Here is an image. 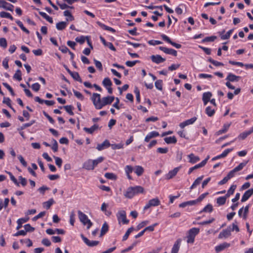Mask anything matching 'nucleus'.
<instances>
[{"label": "nucleus", "mask_w": 253, "mask_h": 253, "mask_svg": "<svg viewBox=\"0 0 253 253\" xmlns=\"http://www.w3.org/2000/svg\"><path fill=\"white\" fill-rule=\"evenodd\" d=\"M56 3L59 6L60 8L61 9H67V8H74L73 6H69V5H68L67 4H66L65 3H60L58 1L56 2Z\"/></svg>", "instance_id": "6e6d98bb"}, {"label": "nucleus", "mask_w": 253, "mask_h": 253, "mask_svg": "<svg viewBox=\"0 0 253 253\" xmlns=\"http://www.w3.org/2000/svg\"><path fill=\"white\" fill-rule=\"evenodd\" d=\"M16 23L20 27V28L23 32H25L27 34H29L30 33L29 31L24 26L21 21H20V20H17L16 21Z\"/></svg>", "instance_id": "49530a36"}, {"label": "nucleus", "mask_w": 253, "mask_h": 253, "mask_svg": "<svg viewBox=\"0 0 253 253\" xmlns=\"http://www.w3.org/2000/svg\"><path fill=\"white\" fill-rule=\"evenodd\" d=\"M134 230V228L133 227H131L129 228L126 232L125 234L123 237V241H125L126 240L129 235V234Z\"/></svg>", "instance_id": "37998d69"}, {"label": "nucleus", "mask_w": 253, "mask_h": 253, "mask_svg": "<svg viewBox=\"0 0 253 253\" xmlns=\"http://www.w3.org/2000/svg\"><path fill=\"white\" fill-rule=\"evenodd\" d=\"M164 140L167 144H175L177 142L176 138L174 136L165 137Z\"/></svg>", "instance_id": "c756f323"}, {"label": "nucleus", "mask_w": 253, "mask_h": 253, "mask_svg": "<svg viewBox=\"0 0 253 253\" xmlns=\"http://www.w3.org/2000/svg\"><path fill=\"white\" fill-rule=\"evenodd\" d=\"M253 132V126L250 128V130L241 133L238 136V138L240 139L244 140L246 139L248 137V136L252 134Z\"/></svg>", "instance_id": "a211bd4d"}, {"label": "nucleus", "mask_w": 253, "mask_h": 253, "mask_svg": "<svg viewBox=\"0 0 253 253\" xmlns=\"http://www.w3.org/2000/svg\"><path fill=\"white\" fill-rule=\"evenodd\" d=\"M231 123L224 124L222 128L216 132V134L219 135L227 132L230 126H231Z\"/></svg>", "instance_id": "393cba45"}, {"label": "nucleus", "mask_w": 253, "mask_h": 253, "mask_svg": "<svg viewBox=\"0 0 253 253\" xmlns=\"http://www.w3.org/2000/svg\"><path fill=\"white\" fill-rule=\"evenodd\" d=\"M71 77L76 81L79 82L80 83H82V80L81 78L79 73L76 72H71L69 74Z\"/></svg>", "instance_id": "f704fd0d"}, {"label": "nucleus", "mask_w": 253, "mask_h": 253, "mask_svg": "<svg viewBox=\"0 0 253 253\" xmlns=\"http://www.w3.org/2000/svg\"><path fill=\"white\" fill-rule=\"evenodd\" d=\"M104 160V157H100L96 160H92V163H93L94 167L95 168V167H96L98 164L103 162V161Z\"/></svg>", "instance_id": "864d4df0"}, {"label": "nucleus", "mask_w": 253, "mask_h": 253, "mask_svg": "<svg viewBox=\"0 0 253 253\" xmlns=\"http://www.w3.org/2000/svg\"><path fill=\"white\" fill-rule=\"evenodd\" d=\"M231 235V232L228 228L223 230L218 235V239H226L229 237Z\"/></svg>", "instance_id": "4468645a"}, {"label": "nucleus", "mask_w": 253, "mask_h": 253, "mask_svg": "<svg viewBox=\"0 0 253 253\" xmlns=\"http://www.w3.org/2000/svg\"><path fill=\"white\" fill-rule=\"evenodd\" d=\"M124 196L128 199H131L135 196L132 187H129L127 189L126 192L124 194Z\"/></svg>", "instance_id": "b1692460"}, {"label": "nucleus", "mask_w": 253, "mask_h": 253, "mask_svg": "<svg viewBox=\"0 0 253 253\" xmlns=\"http://www.w3.org/2000/svg\"><path fill=\"white\" fill-rule=\"evenodd\" d=\"M59 108L61 109L62 108H64L66 112L71 116L74 115V112L72 111V109L73 108V106L71 105H66L64 106H60Z\"/></svg>", "instance_id": "72a5a7b5"}, {"label": "nucleus", "mask_w": 253, "mask_h": 253, "mask_svg": "<svg viewBox=\"0 0 253 253\" xmlns=\"http://www.w3.org/2000/svg\"><path fill=\"white\" fill-rule=\"evenodd\" d=\"M134 195H137L140 193H143L144 192V189L141 186H136L134 187H132Z\"/></svg>", "instance_id": "2f4dec72"}, {"label": "nucleus", "mask_w": 253, "mask_h": 253, "mask_svg": "<svg viewBox=\"0 0 253 253\" xmlns=\"http://www.w3.org/2000/svg\"><path fill=\"white\" fill-rule=\"evenodd\" d=\"M110 146V143L108 140H105L101 144H98L97 146L96 149L99 151H101Z\"/></svg>", "instance_id": "412c9836"}, {"label": "nucleus", "mask_w": 253, "mask_h": 253, "mask_svg": "<svg viewBox=\"0 0 253 253\" xmlns=\"http://www.w3.org/2000/svg\"><path fill=\"white\" fill-rule=\"evenodd\" d=\"M54 203V200L51 198L48 201L45 202L43 203V206L44 207H45L46 209H49L51 205Z\"/></svg>", "instance_id": "ea45409f"}, {"label": "nucleus", "mask_w": 253, "mask_h": 253, "mask_svg": "<svg viewBox=\"0 0 253 253\" xmlns=\"http://www.w3.org/2000/svg\"><path fill=\"white\" fill-rule=\"evenodd\" d=\"M75 221V214L74 212L73 211L71 212L70 215V223L72 225H74V222Z\"/></svg>", "instance_id": "0e129e2a"}, {"label": "nucleus", "mask_w": 253, "mask_h": 253, "mask_svg": "<svg viewBox=\"0 0 253 253\" xmlns=\"http://www.w3.org/2000/svg\"><path fill=\"white\" fill-rule=\"evenodd\" d=\"M197 117H194L190 119L187 120L179 124V126L181 128H183L187 126L193 124L197 120Z\"/></svg>", "instance_id": "9b49d317"}, {"label": "nucleus", "mask_w": 253, "mask_h": 253, "mask_svg": "<svg viewBox=\"0 0 253 253\" xmlns=\"http://www.w3.org/2000/svg\"><path fill=\"white\" fill-rule=\"evenodd\" d=\"M200 229L198 228H192L188 231V234L187 236L188 243L193 244L194 242L195 236L199 234Z\"/></svg>", "instance_id": "7ed1b4c3"}, {"label": "nucleus", "mask_w": 253, "mask_h": 253, "mask_svg": "<svg viewBox=\"0 0 253 253\" xmlns=\"http://www.w3.org/2000/svg\"><path fill=\"white\" fill-rule=\"evenodd\" d=\"M237 222L235 221V222L232 223V225L228 227V228L230 232L233 231L234 230H235L236 232H239L240 231L239 228L237 226Z\"/></svg>", "instance_id": "79ce46f5"}, {"label": "nucleus", "mask_w": 253, "mask_h": 253, "mask_svg": "<svg viewBox=\"0 0 253 253\" xmlns=\"http://www.w3.org/2000/svg\"><path fill=\"white\" fill-rule=\"evenodd\" d=\"M161 37L164 41L170 44L171 45H172V46H173L174 47L177 49L180 48L182 46L180 44L173 42L169 37H168L167 35L165 34H162L161 35Z\"/></svg>", "instance_id": "39448f33"}, {"label": "nucleus", "mask_w": 253, "mask_h": 253, "mask_svg": "<svg viewBox=\"0 0 253 253\" xmlns=\"http://www.w3.org/2000/svg\"><path fill=\"white\" fill-rule=\"evenodd\" d=\"M180 167L175 168L173 169L170 170L168 174L166 175V179L169 180L174 177L180 169Z\"/></svg>", "instance_id": "9d476101"}, {"label": "nucleus", "mask_w": 253, "mask_h": 253, "mask_svg": "<svg viewBox=\"0 0 253 253\" xmlns=\"http://www.w3.org/2000/svg\"><path fill=\"white\" fill-rule=\"evenodd\" d=\"M139 60H135V61H127L126 62V65L130 67H132L134 66L137 63H139Z\"/></svg>", "instance_id": "69168bd1"}, {"label": "nucleus", "mask_w": 253, "mask_h": 253, "mask_svg": "<svg viewBox=\"0 0 253 253\" xmlns=\"http://www.w3.org/2000/svg\"><path fill=\"white\" fill-rule=\"evenodd\" d=\"M73 92L76 97H77L78 99L83 100L84 99V97L83 94L76 90L73 89Z\"/></svg>", "instance_id": "052dcab7"}, {"label": "nucleus", "mask_w": 253, "mask_h": 253, "mask_svg": "<svg viewBox=\"0 0 253 253\" xmlns=\"http://www.w3.org/2000/svg\"><path fill=\"white\" fill-rule=\"evenodd\" d=\"M230 246L229 243L226 242L223 243L215 247V250L216 253L220 252L224 250L225 249L227 248Z\"/></svg>", "instance_id": "2eb2a0df"}, {"label": "nucleus", "mask_w": 253, "mask_h": 253, "mask_svg": "<svg viewBox=\"0 0 253 253\" xmlns=\"http://www.w3.org/2000/svg\"><path fill=\"white\" fill-rule=\"evenodd\" d=\"M253 195V188L246 191L243 194L241 199L242 202H245L247 201Z\"/></svg>", "instance_id": "f8f14e48"}, {"label": "nucleus", "mask_w": 253, "mask_h": 253, "mask_svg": "<svg viewBox=\"0 0 253 253\" xmlns=\"http://www.w3.org/2000/svg\"><path fill=\"white\" fill-rule=\"evenodd\" d=\"M181 239H177L174 243L171 249V253H177L180 248Z\"/></svg>", "instance_id": "dca6fc26"}, {"label": "nucleus", "mask_w": 253, "mask_h": 253, "mask_svg": "<svg viewBox=\"0 0 253 253\" xmlns=\"http://www.w3.org/2000/svg\"><path fill=\"white\" fill-rule=\"evenodd\" d=\"M98 128V126L97 124H94L91 127L88 128V127H84L83 128L84 130L86 132L92 134L93 132L96 130Z\"/></svg>", "instance_id": "cd10ccee"}, {"label": "nucleus", "mask_w": 253, "mask_h": 253, "mask_svg": "<svg viewBox=\"0 0 253 253\" xmlns=\"http://www.w3.org/2000/svg\"><path fill=\"white\" fill-rule=\"evenodd\" d=\"M83 168L87 170H93L94 167L93 165L92 160L89 159L85 161L83 164Z\"/></svg>", "instance_id": "f3484780"}, {"label": "nucleus", "mask_w": 253, "mask_h": 253, "mask_svg": "<svg viewBox=\"0 0 253 253\" xmlns=\"http://www.w3.org/2000/svg\"><path fill=\"white\" fill-rule=\"evenodd\" d=\"M211 96L212 93L209 91L204 92L203 94L202 100L205 105H207L208 102L210 101Z\"/></svg>", "instance_id": "6ab92c4d"}, {"label": "nucleus", "mask_w": 253, "mask_h": 253, "mask_svg": "<svg viewBox=\"0 0 253 253\" xmlns=\"http://www.w3.org/2000/svg\"><path fill=\"white\" fill-rule=\"evenodd\" d=\"M93 61H94V63L95 64L96 67L99 71H102L103 70V67H102V63L100 61H99L95 59L93 60Z\"/></svg>", "instance_id": "4d7b16f0"}, {"label": "nucleus", "mask_w": 253, "mask_h": 253, "mask_svg": "<svg viewBox=\"0 0 253 253\" xmlns=\"http://www.w3.org/2000/svg\"><path fill=\"white\" fill-rule=\"evenodd\" d=\"M159 49L161 51H163L164 53L173 55L174 56H177V51L176 50L172 49V48H169L163 46H160L159 47Z\"/></svg>", "instance_id": "6e6552de"}, {"label": "nucleus", "mask_w": 253, "mask_h": 253, "mask_svg": "<svg viewBox=\"0 0 253 253\" xmlns=\"http://www.w3.org/2000/svg\"><path fill=\"white\" fill-rule=\"evenodd\" d=\"M150 58L152 61L156 64H160L161 63H163L166 61V59L163 58L160 55H153L150 56Z\"/></svg>", "instance_id": "1a4fd4ad"}, {"label": "nucleus", "mask_w": 253, "mask_h": 253, "mask_svg": "<svg viewBox=\"0 0 253 253\" xmlns=\"http://www.w3.org/2000/svg\"><path fill=\"white\" fill-rule=\"evenodd\" d=\"M117 217L119 221L121 220L123 224H127L129 220L126 218V213L125 211H121L117 214Z\"/></svg>", "instance_id": "423d86ee"}, {"label": "nucleus", "mask_w": 253, "mask_h": 253, "mask_svg": "<svg viewBox=\"0 0 253 253\" xmlns=\"http://www.w3.org/2000/svg\"><path fill=\"white\" fill-rule=\"evenodd\" d=\"M67 25V22L66 21L59 22L56 24V27L58 30H63Z\"/></svg>", "instance_id": "c9c22d12"}, {"label": "nucleus", "mask_w": 253, "mask_h": 253, "mask_svg": "<svg viewBox=\"0 0 253 253\" xmlns=\"http://www.w3.org/2000/svg\"><path fill=\"white\" fill-rule=\"evenodd\" d=\"M24 227L26 232H33L35 230V228L32 227L30 224H27L25 225Z\"/></svg>", "instance_id": "774afa93"}, {"label": "nucleus", "mask_w": 253, "mask_h": 253, "mask_svg": "<svg viewBox=\"0 0 253 253\" xmlns=\"http://www.w3.org/2000/svg\"><path fill=\"white\" fill-rule=\"evenodd\" d=\"M63 14L65 16L67 17L66 18V22H69V21H72L74 20V17L72 15L71 12L69 10H65L63 12Z\"/></svg>", "instance_id": "c85d7f7f"}, {"label": "nucleus", "mask_w": 253, "mask_h": 253, "mask_svg": "<svg viewBox=\"0 0 253 253\" xmlns=\"http://www.w3.org/2000/svg\"><path fill=\"white\" fill-rule=\"evenodd\" d=\"M247 163H248V162L240 163L238 166L235 167L234 169L235 170L236 172H237L238 171L242 170L243 169V168L246 165Z\"/></svg>", "instance_id": "603ef678"}, {"label": "nucleus", "mask_w": 253, "mask_h": 253, "mask_svg": "<svg viewBox=\"0 0 253 253\" xmlns=\"http://www.w3.org/2000/svg\"><path fill=\"white\" fill-rule=\"evenodd\" d=\"M149 223V221L147 220L142 221L136 226V230H139L145 225H147Z\"/></svg>", "instance_id": "e2e57ef3"}, {"label": "nucleus", "mask_w": 253, "mask_h": 253, "mask_svg": "<svg viewBox=\"0 0 253 253\" xmlns=\"http://www.w3.org/2000/svg\"><path fill=\"white\" fill-rule=\"evenodd\" d=\"M52 142L53 143L51 147V149L54 152H56L58 151V143L56 140L54 139H52Z\"/></svg>", "instance_id": "338daca9"}, {"label": "nucleus", "mask_w": 253, "mask_h": 253, "mask_svg": "<svg viewBox=\"0 0 253 253\" xmlns=\"http://www.w3.org/2000/svg\"><path fill=\"white\" fill-rule=\"evenodd\" d=\"M96 23L99 26H100L102 29L104 30L110 31L112 33H115L116 32V30L112 28V27L107 26L99 21H97Z\"/></svg>", "instance_id": "bb28decb"}, {"label": "nucleus", "mask_w": 253, "mask_h": 253, "mask_svg": "<svg viewBox=\"0 0 253 253\" xmlns=\"http://www.w3.org/2000/svg\"><path fill=\"white\" fill-rule=\"evenodd\" d=\"M233 31V29H231V30H230L229 31H228L226 33V34L222 35L224 33V32H225V31L223 30V31H222L220 33L221 39L222 40H227V39H228L230 38V37L231 34L232 33Z\"/></svg>", "instance_id": "473e14b6"}, {"label": "nucleus", "mask_w": 253, "mask_h": 253, "mask_svg": "<svg viewBox=\"0 0 253 253\" xmlns=\"http://www.w3.org/2000/svg\"><path fill=\"white\" fill-rule=\"evenodd\" d=\"M226 201V198L220 197L217 198L216 203L218 206H222L225 204Z\"/></svg>", "instance_id": "8fccbe9b"}, {"label": "nucleus", "mask_w": 253, "mask_h": 253, "mask_svg": "<svg viewBox=\"0 0 253 253\" xmlns=\"http://www.w3.org/2000/svg\"><path fill=\"white\" fill-rule=\"evenodd\" d=\"M241 78L240 76H236L232 73H229L226 77V80L229 82H238Z\"/></svg>", "instance_id": "aec40b11"}, {"label": "nucleus", "mask_w": 253, "mask_h": 253, "mask_svg": "<svg viewBox=\"0 0 253 253\" xmlns=\"http://www.w3.org/2000/svg\"><path fill=\"white\" fill-rule=\"evenodd\" d=\"M204 176L202 175L198 177L193 182V184L190 187V189H193L195 188L197 185H199L201 181L203 179Z\"/></svg>", "instance_id": "58836bf2"}, {"label": "nucleus", "mask_w": 253, "mask_h": 253, "mask_svg": "<svg viewBox=\"0 0 253 253\" xmlns=\"http://www.w3.org/2000/svg\"><path fill=\"white\" fill-rule=\"evenodd\" d=\"M109 226L106 222H105L101 228L100 236H102L105 235L108 231Z\"/></svg>", "instance_id": "e433bc0d"}, {"label": "nucleus", "mask_w": 253, "mask_h": 253, "mask_svg": "<svg viewBox=\"0 0 253 253\" xmlns=\"http://www.w3.org/2000/svg\"><path fill=\"white\" fill-rule=\"evenodd\" d=\"M100 97V95L97 93H93L91 97V100L96 109H101L103 106L111 104L115 99L114 96H108L101 99Z\"/></svg>", "instance_id": "f257e3e1"}, {"label": "nucleus", "mask_w": 253, "mask_h": 253, "mask_svg": "<svg viewBox=\"0 0 253 253\" xmlns=\"http://www.w3.org/2000/svg\"><path fill=\"white\" fill-rule=\"evenodd\" d=\"M7 173L9 174L10 179L14 182V183L17 186H19V183L18 182L16 178L13 175L12 173L10 172H7Z\"/></svg>", "instance_id": "bf43d9fd"}, {"label": "nucleus", "mask_w": 253, "mask_h": 253, "mask_svg": "<svg viewBox=\"0 0 253 253\" xmlns=\"http://www.w3.org/2000/svg\"><path fill=\"white\" fill-rule=\"evenodd\" d=\"M213 211L212 206L211 204H208L201 211L200 213L203 212L211 213Z\"/></svg>", "instance_id": "4c0bfd02"}, {"label": "nucleus", "mask_w": 253, "mask_h": 253, "mask_svg": "<svg viewBox=\"0 0 253 253\" xmlns=\"http://www.w3.org/2000/svg\"><path fill=\"white\" fill-rule=\"evenodd\" d=\"M81 237L84 242L89 247H94L98 245L99 242L98 241H90L86 237L84 236L83 234L81 235Z\"/></svg>", "instance_id": "0eeeda50"}, {"label": "nucleus", "mask_w": 253, "mask_h": 253, "mask_svg": "<svg viewBox=\"0 0 253 253\" xmlns=\"http://www.w3.org/2000/svg\"><path fill=\"white\" fill-rule=\"evenodd\" d=\"M7 45V41L4 38H0V46L3 47V48H6Z\"/></svg>", "instance_id": "13d9d810"}, {"label": "nucleus", "mask_w": 253, "mask_h": 253, "mask_svg": "<svg viewBox=\"0 0 253 253\" xmlns=\"http://www.w3.org/2000/svg\"><path fill=\"white\" fill-rule=\"evenodd\" d=\"M0 7H2L7 10L13 11V8L14 7V6L5 1L1 0V3H0Z\"/></svg>", "instance_id": "ddd939ff"}, {"label": "nucleus", "mask_w": 253, "mask_h": 253, "mask_svg": "<svg viewBox=\"0 0 253 253\" xmlns=\"http://www.w3.org/2000/svg\"><path fill=\"white\" fill-rule=\"evenodd\" d=\"M13 78L14 79L17 80L18 81H21L22 80L21 71L19 69L17 70L15 73L14 74Z\"/></svg>", "instance_id": "a19ab883"}, {"label": "nucleus", "mask_w": 253, "mask_h": 253, "mask_svg": "<svg viewBox=\"0 0 253 253\" xmlns=\"http://www.w3.org/2000/svg\"><path fill=\"white\" fill-rule=\"evenodd\" d=\"M80 221L84 225H87V228L89 229L92 225V223L88 218L87 216L81 211H78Z\"/></svg>", "instance_id": "f03ea898"}, {"label": "nucleus", "mask_w": 253, "mask_h": 253, "mask_svg": "<svg viewBox=\"0 0 253 253\" xmlns=\"http://www.w3.org/2000/svg\"><path fill=\"white\" fill-rule=\"evenodd\" d=\"M112 149H120L123 148L124 145L122 143L110 144Z\"/></svg>", "instance_id": "680f3d73"}, {"label": "nucleus", "mask_w": 253, "mask_h": 253, "mask_svg": "<svg viewBox=\"0 0 253 253\" xmlns=\"http://www.w3.org/2000/svg\"><path fill=\"white\" fill-rule=\"evenodd\" d=\"M155 85L156 87L160 90H162L163 89V81L161 80H157L155 82Z\"/></svg>", "instance_id": "3c124183"}, {"label": "nucleus", "mask_w": 253, "mask_h": 253, "mask_svg": "<svg viewBox=\"0 0 253 253\" xmlns=\"http://www.w3.org/2000/svg\"><path fill=\"white\" fill-rule=\"evenodd\" d=\"M144 171L143 168L140 166H136L134 167V172L137 176H140L142 175Z\"/></svg>", "instance_id": "7c9ffc66"}, {"label": "nucleus", "mask_w": 253, "mask_h": 253, "mask_svg": "<svg viewBox=\"0 0 253 253\" xmlns=\"http://www.w3.org/2000/svg\"><path fill=\"white\" fill-rule=\"evenodd\" d=\"M0 16L1 18H6L11 20H13V17L11 15V14L9 13L6 12L4 11H2L0 12Z\"/></svg>", "instance_id": "a18cd8bd"}, {"label": "nucleus", "mask_w": 253, "mask_h": 253, "mask_svg": "<svg viewBox=\"0 0 253 253\" xmlns=\"http://www.w3.org/2000/svg\"><path fill=\"white\" fill-rule=\"evenodd\" d=\"M104 176L109 179L116 180L117 179V176L113 173L107 172L105 174Z\"/></svg>", "instance_id": "09e8293b"}, {"label": "nucleus", "mask_w": 253, "mask_h": 253, "mask_svg": "<svg viewBox=\"0 0 253 253\" xmlns=\"http://www.w3.org/2000/svg\"><path fill=\"white\" fill-rule=\"evenodd\" d=\"M206 113L209 117L212 116L215 113L214 109H211V107L208 106L206 109Z\"/></svg>", "instance_id": "de8ad7c7"}, {"label": "nucleus", "mask_w": 253, "mask_h": 253, "mask_svg": "<svg viewBox=\"0 0 253 253\" xmlns=\"http://www.w3.org/2000/svg\"><path fill=\"white\" fill-rule=\"evenodd\" d=\"M159 135V133L157 131H153L149 133L145 137L144 141L146 142H148L150 140Z\"/></svg>", "instance_id": "4be33fe9"}, {"label": "nucleus", "mask_w": 253, "mask_h": 253, "mask_svg": "<svg viewBox=\"0 0 253 253\" xmlns=\"http://www.w3.org/2000/svg\"><path fill=\"white\" fill-rule=\"evenodd\" d=\"M102 84L106 87L107 86H111L112 83L111 80L109 78L107 77L104 78L103 80Z\"/></svg>", "instance_id": "c03bdc74"}, {"label": "nucleus", "mask_w": 253, "mask_h": 253, "mask_svg": "<svg viewBox=\"0 0 253 253\" xmlns=\"http://www.w3.org/2000/svg\"><path fill=\"white\" fill-rule=\"evenodd\" d=\"M29 220V217H25L24 218H21L18 219L17 221V226L16 227V229L17 230L20 229L22 226V224L27 222Z\"/></svg>", "instance_id": "5701e85b"}, {"label": "nucleus", "mask_w": 253, "mask_h": 253, "mask_svg": "<svg viewBox=\"0 0 253 253\" xmlns=\"http://www.w3.org/2000/svg\"><path fill=\"white\" fill-rule=\"evenodd\" d=\"M188 157L189 159V163L192 164H195L200 161V159L198 156H195L194 154L191 153L188 155Z\"/></svg>", "instance_id": "a878e982"}, {"label": "nucleus", "mask_w": 253, "mask_h": 253, "mask_svg": "<svg viewBox=\"0 0 253 253\" xmlns=\"http://www.w3.org/2000/svg\"><path fill=\"white\" fill-rule=\"evenodd\" d=\"M160 205V201L158 198H156L149 201L148 203L144 207V210H146L151 207L158 206Z\"/></svg>", "instance_id": "20e7f679"}, {"label": "nucleus", "mask_w": 253, "mask_h": 253, "mask_svg": "<svg viewBox=\"0 0 253 253\" xmlns=\"http://www.w3.org/2000/svg\"><path fill=\"white\" fill-rule=\"evenodd\" d=\"M217 37L216 36H213L211 37H206L202 40V42H213L215 39H216Z\"/></svg>", "instance_id": "5fc2aeb1"}]
</instances>
